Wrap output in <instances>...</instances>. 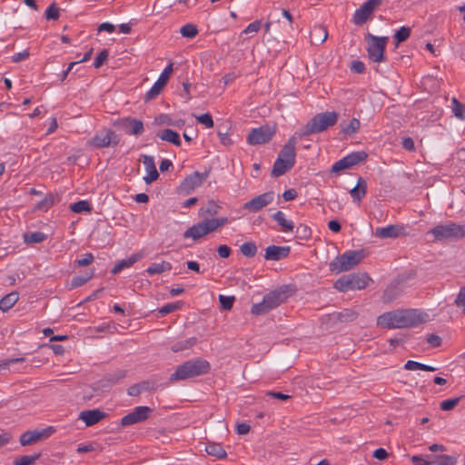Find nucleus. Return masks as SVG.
I'll list each match as a JSON object with an SVG mask.
<instances>
[{
    "instance_id": "f257e3e1",
    "label": "nucleus",
    "mask_w": 465,
    "mask_h": 465,
    "mask_svg": "<svg viewBox=\"0 0 465 465\" xmlns=\"http://www.w3.org/2000/svg\"><path fill=\"white\" fill-rule=\"evenodd\" d=\"M429 315L416 309L393 310L377 318V325L382 329H404L417 327L426 322Z\"/></svg>"
},
{
    "instance_id": "f03ea898",
    "label": "nucleus",
    "mask_w": 465,
    "mask_h": 465,
    "mask_svg": "<svg viewBox=\"0 0 465 465\" xmlns=\"http://www.w3.org/2000/svg\"><path fill=\"white\" fill-rule=\"evenodd\" d=\"M292 292L290 286L282 285L266 293L261 302L252 306L251 312L255 315H263L283 303Z\"/></svg>"
},
{
    "instance_id": "7ed1b4c3",
    "label": "nucleus",
    "mask_w": 465,
    "mask_h": 465,
    "mask_svg": "<svg viewBox=\"0 0 465 465\" xmlns=\"http://www.w3.org/2000/svg\"><path fill=\"white\" fill-rule=\"evenodd\" d=\"M298 135L295 134L291 136L288 142L282 148L277 159L274 162L272 174L274 177L283 175L292 169L295 163V147L298 143Z\"/></svg>"
},
{
    "instance_id": "20e7f679",
    "label": "nucleus",
    "mask_w": 465,
    "mask_h": 465,
    "mask_svg": "<svg viewBox=\"0 0 465 465\" xmlns=\"http://www.w3.org/2000/svg\"><path fill=\"white\" fill-rule=\"evenodd\" d=\"M339 114L336 112H324L314 115L296 134L302 137H307L314 134H320L328 128L336 124Z\"/></svg>"
},
{
    "instance_id": "39448f33",
    "label": "nucleus",
    "mask_w": 465,
    "mask_h": 465,
    "mask_svg": "<svg viewBox=\"0 0 465 465\" xmlns=\"http://www.w3.org/2000/svg\"><path fill=\"white\" fill-rule=\"evenodd\" d=\"M210 370V363L203 359L188 361L179 365L175 371L171 375V381H180L193 378L205 374Z\"/></svg>"
},
{
    "instance_id": "423d86ee",
    "label": "nucleus",
    "mask_w": 465,
    "mask_h": 465,
    "mask_svg": "<svg viewBox=\"0 0 465 465\" xmlns=\"http://www.w3.org/2000/svg\"><path fill=\"white\" fill-rule=\"evenodd\" d=\"M227 223L228 219L226 217L205 219L189 227L183 232V238L197 241L208 233L213 232L218 228L225 225Z\"/></svg>"
},
{
    "instance_id": "0eeeda50",
    "label": "nucleus",
    "mask_w": 465,
    "mask_h": 465,
    "mask_svg": "<svg viewBox=\"0 0 465 465\" xmlns=\"http://www.w3.org/2000/svg\"><path fill=\"white\" fill-rule=\"evenodd\" d=\"M428 233L432 234L436 241L460 240L465 237V225L449 222L436 225Z\"/></svg>"
},
{
    "instance_id": "6e6552de",
    "label": "nucleus",
    "mask_w": 465,
    "mask_h": 465,
    "mask_svg": "<svg viewBox=\"0 0 465 465\" xmlns=\"http://www.w3.org/2000/svg\"><path fill=\"white\" fill-rule=\"evenodd\" d=\"M362 258L361 251L345 252L330 262V271L336 274L350 271L359 264Z\"/></svg>"
},
{
    "instance_id": "1a4fd4ad",
    "label": "nucleus",
    "mask_w": 465,
    "mask_h": 465,
    "mask_svg": "<svg viewBox=\"0 0 465 465\" xmlns=\"http://www.w3.org/2000/svg\"><path fill=\"white\" fill-rule=\"evenodd\" d=\"M371 281V278L365 274H349L339 278L334 282V288L340 292H347L350 290H362Z\"/></svg>"
},
{
    "instance_id": "9d476101",
    "label": "nucleus",
    "mask_w": 465,
    "mask_h": 465,
    "mask_svg": "<svg viewBox=\"0 0 465 465\" xmlns=\"http://www.w3.org/2000/svg\"><path fill=\"white\" fill-rule=\"evenodd\" d=\"M120 142L119 135L112 129L104 128L87 141V145L94 149L114 147Z\"/></svg>"
},
{
    "instance_id": "9b49d317",
    "label": "nucleus",
    "mask_w": 465,
    "mask_h": 465,
    "mask_svg": "<svg viewBox=\"0 0 465 465\" xmlns=\"http://www.w3.org/2000/svg\"><path fill=\"white\" fill-rule=\"evenodd\" d=\"M368 47L367 52L369 58L375 63L385 61V48L388 41L386 36H375L371 34L367 35Z\"/></svg>"
},
{
    "instance_id": "f8f14e48",
    "label": "nucleus",
    "mask_w": 465,
    "mask_h": 465,
    "mask_svg": "<svg viewBox=\"0 0 465 465\" xmlns=\"http://www.w3.org/2000/svg\"><path fill=\"white\" fill-rule=\"evenodd\" d=\"M153 410L147 406H137L132 412L124 415L121 419V425L123 427L131 426L133 424L140 423L146 420Z\"/></svg>"
},
{
    "instance_id": "ddd939ff",
    "label": "nucleus",
    "mask_w": 465,
    "mask_h": 465,
    "mask_svg": "<svg viewBox=\"0 0 465 465\" xmlns=\"http://www.w3.org/2000/svg\"><path fill=\"white\" fill-rule=\"evenodd\" d=\"M275 131L269 125H262L258 128H253L247 137V142L252 145L262 144L269 142Z\"/></svg>"
},
{
    "instance_id": "4468645a",
    "label": "nucleus",
    "mask_w": 465,
    "mask_h": 465,
    "mask_svg": "<svg viewBox=\"0 0 465 465\" xmlns=\"http://www.w3.org/2000/svg\"><path fill=\"white\" fill-rule=\"evenodd\" d=\"M382 0H368L358 8L353 16L352 22L356 25H362L366 23L374 10L381 4Z\"/></svg>"
},
{
    "instance_id": "2eb2a0df",
    "label": "nucleus",
    "mask_w": 465,
    "mask_h": 465,
    "mask_svg": "<svg viewBox=\"0 0 465 465\" xmlns=\"http://www.w3.org/2000/svg\"><path fill=\"white\" fill-rule=\"evenodd\" d=\"M54 429L52 426H49L45 429L39 430H28L24 432L19 439L20 444L22 446H29L34 443L38 442L39 440L49 438L54 432Z\"/></svg>"
},
{
    "instance_id": "dca6fc26",
    "label": "nucleus",
    "mask_w": 465,
    "mask_h": 465,
    "mask_svg": "<svg viewBox=\"0 0 465 465\" xmlns=\"http://www.w3.org/2000/svg\"><path fill=\"white\" fill-rule=\"evenodd\" d=\"M274 199V193L273 192H267L264 193H262L260 195H257L251 199L250 201L246 202L243 204V209L248 211L249 213H257L261 211L262 208L266 207L267 205L271 204L273 202Z\"/></svg>"
},
{
    "instance_id": "f3484780",
    "label": "nucleus",
    "mask_w": 465,
    "mask_h": 465,
    "mask_svg": "<svg viewBox=\"0 0 465 465\" xmlns=\"http://www.w3.org/2000/svg\"><path fill=\"white\" fill-rule=\"evenodd\" d=\"M115 124L124 130L126 134L131 135L139 136L144 131L143 122L133 117L122 118L117 123H115Z\"/></svg>"
},
{
    "instance_id": "a211bd4d",
    "label": "nucleus",
    "mask_w": 465,
    "mask_h": 465,
    "mask_svg": "<svg viewBox=\"0 0 465 465\" xmlns=\"http://www.w3.org/2000/svg\"><path fill=\"white\" fill-rule=\"evenodd\" d=\"M172 71H173V64H170L163 69V71L161 73L157 81L153 84V85L151 87V89L146 93V94H145L146 100H152V99L155 98L161 93L162 89L167 84V81L170 77Z\"/></svg>"
},
{
    "instance_id": "6ab92c4d",
    "label": "nucleus",
    "mask_w": 465,
    "mask_h": 465,
    "mask_svg": "<svg viewBox=\"0 0 465 465\" xmlns=\"http://www.w3.org/2000/svg\"><path fill=\"white\" fill-rule=\"evenodd\" d=\"M209 172L199 173L194 172L192 175L188 176L182 183V189L190 192L199 187L207 179Z\"/></svg>"
},
{
    "instance_id": "aec40b11",
    "label": "nucleus",
    "mask_w": 465,
    "mask_h": 465,
    "mask_svg": "<svg viewBox=\"0 0 465 465\" xmlns=\"http://www.w3.org/2000/svg\"><path fill=\"white\" fill-rule=\"evenodd\" d=\"M290 252V246L270 245L265 249L264 259L267 261H280L286 258Z\"/></svg>"
},
{
    "instance_id": "412c9836",
    "label": "nucleus",
    "mask_w": 465,
    "mask_h": 465,
    "mask_svg": "<svg viewBox=\"0 0 465 465\" xmlns=\"http://www.w3.org/2000/svg\"><path fill=\"white\" fill-rule=\"evenodd\" d=\"M141 157L143 158L142 162L147 173V174L143 177V180L147 184H149L156 181L159 177V173L154 163V158L146 154H143Z\"/></svg>"
},
{
    "instance_id": "4be33fe9",
    "label": "nucleus",
    "mask_w": 465,
    "mask_h": 465,
    "mask_svg": "<svg viewBox=\"0 0 465 465\" xmlns=\"http://www.w3.org/2000/svg\"><path fill=\"white\" fill-rule=\"evenodd\" d=\"M105 413L99 409L84 411L79 414V419L83 420L86 426H93L98 423L105 417Z\"/></svg>"
},
{
    "instance_id": "5701e85b",
    "label": "nucleus",
    "mask_w": 465,
    "mask_h": 465,
    "mask_svg": "<svg viewBox=\"0 0 465 465\" xmlns=\"http://www.w3.org/2000/svg\"><path fill=\"white\" fill-rule=\"evenodd\" d=\"M143 254L142 252L133 253L132 255L120 260L112 269V273L117 274L122 272L125 268L131 267L134 263L138 262L143 258Z\"/></svg>"
},
{
    "instance_id": "b1692460",
    "label": "nucleus",
    "mask_w": 465,
    "mask_h": 465,
    "mask_svg": "<svg viewBox=\"0 0 465 465\" xmlns=\"http://www.w3.org/2000/svg\"><path fill=\"white\" fill-rule=\"evenodd\" d=\"M272 218L281 227L282 232H292L294 229V223L292 220L287 219L286 214L282 211H277L272 215Z\"/></svg>"
},
{
    "instance_id": "393cba45",
    "label": "nucleus",
    "mask_w": 465,
    "mask_h": 465,
    "mask_svg": "<svg viewBox=\"0 0 465 465\" xmlns=\"http://www.w3.org/2000/svg\"><path fill=\"white\" fill-rule=\"evenodd\" d=\"M367 193V183L362 177H359L357 184L350 190V195L353 201L361 202Z\"/></svg>"
},
{
    "instance_id": "a878e982",
    "label": "nucleus",
    "mask_w": 465,
    "mask_h": 465,
    "mask_svg": "<svg viewBox=\"0 0 465 465\" xmlns=\"http://www.w3.org/2000/svg\"><path fill=\"white\" fill-rule=\"evenodd\" d=\"M171 270L172 264L167 261H162L161 262H153L150 264L145 270V272L149 276H153L155 274L170 272Z\"/></svg>"
},
{
    "instance_id": "bb28decb",
    "label": "nucleus",
    "mask_w": 465,
    "mask_h": 465,
    "mask_svg": "<svg viewBox=\"0 0 465 465\" xmlns=\"http://www.w3.org/2000/svg\"><path fill=\"white\" fill-rule=\"evenodd\" d=\"M400 229L397 225H388L385 227H378L375 230V236L387 239V238H397L399 236Z\"/></svg>"
},
{
    "instance_id": "cd10ccee",
    "label": "nucleus",
    "mask_w": 465,
    "mask_h": 465,
    "mask_svg": "<svg viewBox=\"0 0 465 465\" xmlns=\"http://www.w3.org/2000/svg\"><path fill=\"white\" fill-rule=\"evenodd\" d=\"M157 136L161 140L169 142L176 146L181 145V139L179 134L172 129H164L162 132L158 133Z\"/></svg>"
},
{
    "instance_id": "c85d7f7f",
    "label": "nucleus",
    "mask_w": 465,
    "mask_h": 465,
    "mask_svg": "<svg viewBox=\"0 0 465 465\" xmlns=\"http://www.w3.org/2000/svg\"><path fill=\"white\" fill-rule=\"evenodd\" d=\"M332 317L340 322H352L358 317V313L352 309H344L341 312H335Z\"/></svg>"
},
{
    "instance_id": "c756f323",
    "label": "nucleus",
    "mask_w": 465,
    "mask_h": 465,
    "mask_svg": "<svg viewBox=\"0 0 465 465\" xmlns=\"http://www.w3.org/2000/svg\"><path fill=\"white\" fill-rule=\"evenodd\" d=\"M47 236L41 232H29L23 235L24 242L27 244L39 243L46 240Z\"/></svg>"
},
{
    "instance_id": "7c9ffc66",
    "label": "nucleus",
    "mask_w": 465,
    "mask_h": 465,
    "mask_svg": "<svg viewBox=\"0 0 465 465\" xmlns=\"http://www.w3.org/2000/svg\"><path fill=\"white\" fill-rule=\"evenodd\" d=\"M126 375L125 371H118L114 373H110L104 377L102 381V386H113L118 383L121 380H123Z\"/></svg>"
},
{
    "instance_id": "2f4dec72",
    "label": "nucleus",
    "mask_w": 465,
    "mask_h": 465,
    "mask_svg": "<svg viewBox=\"0 0 465 465\" xmlns=\"http://www.w3.org/2000/svg\"><path fill=\"white\" fill-rule=\"evenodd\" d=\"M18 301V294L11 292L0 300V310L6 312L11 309Z\"/></svg>"
},
{
    "instance_id": "473e14b6",
    "label": "nucleus",
    "mask_w": 465,
    "mask_h": 465,
    "mask_svg": "<svg viewBox=\"0 0 465 465\" xmlns=\"http://www.w3.org/2000/svg\"><path fill=\"white\" fill-rule=\"evenodd\" d=\"M404 369L407 370V371H435L437 370V368L433 367V366H430V365H426V364H423V363H420V362H418V361H408L405 364H404Z\"/></svg>"
},
{
    "instance_id": "72a5a7b5",
    "label": "nucleus",
    "mask_w": 465,
    "mask_h": 465,
    "mask_svg": "<svg viewBox=\"0 0 465 465\" xmlns=\"http://www.w3.org/2000/svg\"><path fill=\"white\" fill-rule=\"evenodd\" d=\"M458 455H438L434 457L432 465H455L458 461Z\"/></svg>"
},
{
    "instance_id": "f704fd0d",
    "label": "nucleus",
    "mask_w": 465,
    "mask_h": 465,
    "mask_svg": "<svg viewBox=\"0 0 465 465\" xmlns=\"http://www.w3.org/2000/svg\"><path fill=\"white\" fill-rule=\"evenodd\" d=\"M341 132L344 134H346V135H352V134H356L359 131V129L361 127V123H360V121L357 118H352L349 122V124H341Z\"/></svg>"
},
{
    "instance_id": "c9c22d12",
    "label": "nucleus",
    "mask_w": 465,
    "mask_h": 465,
    "mask_svg": "<svg viewBox=\"0 0 465 465\" xmlns=\"http://www.w3.org/2000/svg\"><path fill=\"white\" fill-rule=\"evenodd\" d=\"M351 167L366 160L368 154L364 151L352 152L345 156Z\"/></svg>"
},
{
    "instance_id": "e433bc0d",
    "label": "nucleus",
    "mask_w": 465,
    "mask_h": 465,
    "mask_svg": "<svg viewBox=\"0 0 465 465\" xmlns=\"http://www.w3.org/2000/svg\"><path fill=\"white\" fill-rule=\"evenodd\" d=\"M351 167L366 160L368 154L364 151L352 152L345 156Z\"/></svg>"
},
{
    "instance_id": "4c0bfd02",
    "label": "nucleus",
    "mask_w": 465,
    "mask_h": 465,
    "mask_svg": "<svg viewBox=\"0 0 465 465\" xmlns=\"http://www.w3.org/2000/svg\"><path fill=\"white\" fill-rule=\"evenodd\" d=\"M196 341H197L196 338L192 337V338L175 342L172 346L171 349L173 352H179V351L192 348L196 343Z\"/></svg>"
},
{
    "instance_id": "58836bf2",
    "label": "nucleus",
    "mask_w": 465,
    "mask_h": 465,
    "mask_svg": "<svg viewBox=\"0 0 465 465\" xmlns=\"http://www.w3.org/2000/svg\"><path fill=\"white\" fill-rule=\"evenodd\" d=\"M205 450L209 455L214 456L218 459H223L226 456V451L223 450L222 445L218 443L208 444Z\"/></svg>"
},
{
    "instance_id": "ea45409f",
    "label": "nucleus",
    "mask_w": 465,
    "mask_h": 465,
    "mask_svg": "<svg viewBox=\"0 0 465 465\" xmlns=\"http://www.w3.org/2000/svg\"><path fill=\"white\" fill-rule=\"evenodd\" d=\"M240 251L245 257H254L257 253V246L253 242H246L240 246Z\"/></svg>"
},
{
    "instance_id": "a19ab883",
    "label": "nucleus",
    "mask_w": 465,
    "mask_h": 465,
    "mask_svg": "<svg viewBox=\"0 0 465 465\" xmlns=\"http://www.w3.org/2000/svg\"><path fill=\"white\" fill-rule=\"evenodd\" d=\"M58 202V197L53 194L46 195L37 204V208L41 211H47Z\"/></svg>"
},
{
    "instance_id": "79ce46f5",
    "label": "nucleus",
    "mask_w": 465,
    "mask_h": 465,
    "mask_svg": "<svg viewBox=\"0 0 465 465\" xmlns=\"http://www.w3.org/2000/svg\"><path fill=\"white\" fill-rule=\"evenodd\" d=\"M311 37L312 39L316 38L319 44H322L328 38L327 29L324 26L314 27L311 34Z\"/></svg>"
},
{
    "instance_id": "37998d69",
    "label": "nucleus",
    "mask_w": 465,
    "mask_h": 465,
    "mask_svg": "<svg viewBox=\"0 0 465 465\" xmlns=\"http://www.w3.org/2000/svg\"><path fill=\"white\" fill-rule=\"evenodd\" d=\"M41 456V453L24 455L14 460V465H33Z\"/></svg>"
},
{
    "instance_id": "c03bdc74",
    "label": "nucleus",
    "mask_w": 465,
    "mask_h": 465,
    "mask_svg": "<svg viewBox=\"0 0 465 465\" xmlns=\"http://www.w3.org/2000/svg\"><path fill=\"white\" fill-rule=\"evenodd\" d=\"M70 210L75 213H82L84 212H90L91 205L87 201L81 200L70 205Z\"/></svg>"
},
{
    "instance_id": "a18cd8bd",
    "label": "nucleus",
    "mask_w": 465,
    "mask_h": 465,
    "mask_svg": "<svg viewBox=\"0 0 465 465\" xmlns=\"http://www.w3.org/2000/svg\"><path fill=\"white\" fill-rule=\"evenodd\" d=\"M94 276V271H91L90 272L84 274V275H79L74 276L72 279L71 285L73 288L80 287L84 285L85 282H87L90 279H92Z\"/></svg>"
},
{
    "instance_id": "49530a36",
    "label": "nucleus",
    "mask_w": 465,
    "mask_h": 465,
    "mask_svg": "<svg viewBox=\"0 0 465 465\" xmlns=\"http://www.w3.org/2000/svg\"><path fill=\"white\" fill-rule=\"evenodd\" d=\"M180 33L183 37L193 38L198 34V29L193 24H186L181 27Z\"/></svg>"
},
{
    "instance_id": "de8ad7c7",
    "label": "nucleus",
    "mask_w": 465,
    "mask_h": 465,
    "mask_svg": "<svg viewBox=\"0 0 465 465\" xmlns=\"http://www.w3.org/2000/svg\"><path fill=\"white\" fill-rule=\"evenodd\" d=\"M350 168H351V164H349L347 158L344 156L332 164L331 172L335 173H339L340 172L350 169Z\"/></svg>"
},
{
    "instance_id": "09e8293b",
    "label": "nucleus",
    "mask_w": 465,
    "mask_h": 465,
    "mask_svg": "<svg viewBox=\"0 0 465 465\" xmlns=\"http://www.w3.org/2000/svg\"><path fill=\"white\" fill-rule=\"evenodd\" d=\"M411 35V28L408 26H401L395 34L394 37L398 44L406 41Z\"/></svg>"
},
{
    "instance_id": "8fccbe9b",
    "label": "nucleus",
    "mask_w": 465,
    "mask_h": 465,
    "mask_svg": "<svg viewBox=\"0 0 465 465\" xmlns=\"http://www.w3.org/2000/svg\"><path fill=\"white\" fill-rule=\"evenodd\" d=\"M181 308L180 302H171L163 305L158 310V312L161 316H165L178 309Z\"/></svg>"
},
{
    "instance_id": "3c124183",
    "label": "nucleus",
    "mask_w": 465,
    "mask_h": 465,
    "mask_svg": "<svg viewBox=\"0 0 465 465\" xmlns=\"http://www.w3.org/2000/svg\"><path fill=\"white\" fill-rule=\"evenodd\" d=\"M451 104H452L451 109H452L453 114L460 119H463L464 118V115H463L464 106L456 98H452Z\"/></svg>"
},
{
    "instance_id": "603ef678",
    "label": "nucleus",
    "mask_w": 465,
    "mask_h": 465,
    "mask_svg": "<svg viewBox=\"0 0 465 465\" xmlns=\"http://www.w3.org/2000/svg\"><path fill=\"white\" fill-rule=\"evenodd\" d=\"M195 118L198 123L203 124L206 128H212L213 126V120L209 113L196 115Z\"/></svg>"
},
{
    "instance_id": "864d4df0",
    "label": "nucleus",
    "mask_w": 465,
    "mask_h": 465,
    "mask_svg": "<svg viewBox=\"0 0 465 465\" xmlns=\"http://www.w3.org/2000/svg\"><path fill=\"white\" fill-rule=\"evenodd\" d=\"M109 56V52L107 49H103L95 57L94 61V68L101 67L104 63L107 60Z\"/></svg>"
},
{
    "instance_id": "5fc2aeb1",
    "label": "nucleus",
    "mask_w": 465,
    "mask_h": 465,
    "mask_svg": "<svg viewBox=\"0 0 465 465\" xmlns=\"http://www.w3.org/2000/svg\"><path fill=\"white\" fill-rule=\"evenodd\" d=\"M461 397L447 399L440 402V409L442 411H450L460 402Z\"/></svg>"
},
{
    "instance_id": "6e6d98bb",
    "label": "nucleus",
    "mask_w": 465,
    "mask_h": 465,
    "mask_svg": "<svg viewBox=\"0 0 465 465\" xmlns=\"http://www.w3.org/2000/svg\"><path fill=\"white\" fill-rule=\"evenodd\" d=\"M45 17L47 20H56L59 17V8L53 3L45 10Z\"/></svg>"
},
{
    "instance_id": "4d7b16f0",
    "label": "nucleus",
    "mask_w": 465,
    "mask_h": 465,
    "mask_svg": "<svg viewBox=\"0 0 465 465\" xmlns=\"http://www.w3.org/2000/svg\"><path fill=\"white\" fill-rule=\"evenodd\" d=\"M235 298L233 296L219 295V302L223 310H231Z\"/></svg>"
},
{
    "instance_id": "13d9d810",
    "label": "nucleus",
    "mask_w": 465,
    "mask_h": 465,
    "mask_svg": "<svg viewBox=\"0 0 465 465\" xmlns=\"http://www.w3.org/2000/svg\"><path fill=\"white\" fill-rule=\"evenodd\" d=\"M299 238L306 240L312 236V230L305 224H300L296 228Z\"/></svg>"
},
{
    "instance_id": "bf43d9fd",
    "label": "nucleus",
    "mask_w": 465,
    "mask_h": 465,
    "mask_svg": "<svg viewBox=\"0 0 465 465\" xmlns=\"http://www.w3.org/2000/svg\"><path fill=\"white\" fill-rule=\"evenodd\" d=\"M94 260L93 253L87 252L83 258L76 260L74 262L78 267H84L91 264Z\"/></svg>"
},
{
    "instance_id": "052dcab7",
    "label": "nucleus",
    "mask_w": 465,
    "mask_h": 465,
    "mask_svg": "<svg viewBox=\"0 0 465 465\" xmlns=\"http://www.w3.org/2000/svg\"><path fill=\"white\" fill-rule=\"evenodd\" d=\"M262 27V22L260 20H256L251 24H249L246 28L242 31V34H252L257 33Z\"/></svg>"
},
{
    "instance_id": "680f3d73",
    "label": "nucleus",
    "mask_w": 465,
    "mask_h": 465,
    "mask_svg": "<svg viewBox=\"0 0 465 465\" xmlns=\"http://www.w3.org/2000/svg\"><path fill=\"white\" fill-rule=\"evenodd\" d=\"M455 304L458 307L462 308L463 312L465 313V288L464 287L460 288V290L457 295V298L455 300Z\"/></svg>"
},
{
    "instance_id": "e2e57ef3",
    "label": "nucleus",
    "mask_w": 465,
    "mask_h": 465,
    "mask_svg": "<svg viewBox=\"0 0 465 465\" xmlns=\"http://www.w3.org/2000/svg\"><path fill=\"white\" fill-rule=\"evenodd\" d=\"M218 210H219V206L212 202V203H208V206L206 207L205 210H203V209L200 210V214L203 216L204 214L214 215L218 213Z\"/></svg>"
},
{
    "instance_id": "0e129e2a",
    "label": "nucleus",
    "mask_w": 465,
    "mask_h": 465,
    "mask_svg": "<svg viewBox=\"0 0 465 465\" xmlns=\"http://www.w3.org/2000/svg\"><path fill=\"white\" fill-rule=\"evenodd\" d=\"M351 70L357 74H362L365 71V64L361 61H352Z\"/></svg>"
},
{
    "instance_id": "69168bd1",
    "label": "nucleus",
    "mask_w": 465,
    "mask_h": 465,
    "mask_svg": "<svg viewBox=\"0 0 465 465\" xmlns=\"http://www.w3.org/2000/svg\"><path fill=\"white\" fill-rule=\"evenodd\" d=\"M29 54H29V52L27 50H24L23 52L15 53L12 56V62L19 63L21 61H24V60L28 58Z\"/></svg>"
},
{
    "instance_id": "338daca9",
    "label": "nucleus",
    "mask_w": 465,
    "mask_h": 465,
    "mask_svg": "<svg viewBox=\"0 0 465 465\" xmlns=\"http://www.w3.org/2000/svg\"><path fill=\"white\" fill-rule=\"evenodd\" d=\"M217 252H218V255L221 257V258H228L232 252V250L229 246L227 245H220L218 248H217Z\"/></svg>"
},
{
    "instance_id": "774afa93",
    "label": "nucleus",
    "mask_w": 465,
    "mask_h": 465,
    "mask_svg": "<svg viewBox=\"0 0 465 465\" xmlns=\"http://www.w3.org/2000/svg\"><path fill=\"white\" fill-rule=\"evenodd\" d=\"M427 342L432 347H438L440 345L441 339L436 334H430L427 337Z\"/></svg>"
}]
</instances>
